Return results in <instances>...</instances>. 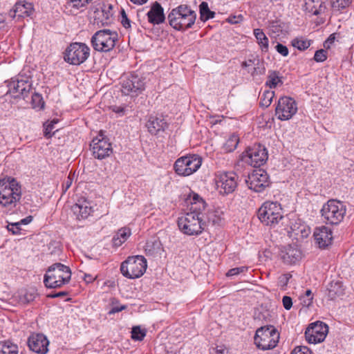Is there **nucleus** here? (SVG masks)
I'll use <instances>...</instances> for the list:
<instances>
[{
    "label": "nucleus",
    "mask_w": 354,
    "mask_h": 354,
    "mask_svg": "<svg viewBox=\"0 0 354 354\" xmlns=\"http://www.w3.org/2000/svg\"><path fill=\"white\" fill-rule=\"evenodd\" d=\"M169 25L176 30L191 28L196 19V12L187 5H180L171 10L167 17Z\"/></svg>",
    "instance_id": "obj_1"
},
{
    "label": "nucleus",
    "mask_w": 354,
    "mask_h": 354,
    "mask_svg": "<svg viewBox=\"0 0 354 354\" xmlns=\"http://www.w3.org/2000/svg\"><path fill=\"white\" fill-rule=\"evenodd\" d=\"M21 196V187L11 178L0 180V205L8 209L17 205Z\"/></svg>",
    "instance_id": "obj_2"
},
{
    "label": "nucleus",
    "mask_w": 354,
    "mask_h": 354,
    "mask_svg": "<svg viewBox=\"0 0 354 354\" xmlns=\"http://www.w3.org/2000/svg\"><path fill=\"white\" fill-rule=\"evenodd\" d=\"M71 278V271L69 267L61 263H56L47 270L44 275V283L48 288H57L67 284Z\"/></svg>",
    "instance_id": "obj_3"
},
{
    "label": "nucleus",
    "mask_w": 354,
    "mask_h": 354,
    "mask_svg": "<svg viewBox=\"0 0 354 354\" xmlns=\"http://www.w3.org/2000/svg\"><path fill=\"white\" fill-rule=\"evenodd\" d=\"M179 229L189 236L198 235L206 227L204 218L194 212H187L178 219Z\"/></svg>",
    "instance_id": "obj_4"
},
{
    "label": "nucleus",
    "mask_w": 354,
    "mask_h": 354,
    "mask_svg": "<svg viewBox=\"0 0 354 354\" xmlns=\"http://www.w3.org/2000/svg\"><path fill=\"white\" fill-rule=\"evenodd\" d=\"M254 339L257 348L263 351L270 350L277 346L279 333L273 326H265L257 330Z\"/></svg>",
    "instance_id": "obj_5"
},
{
    "label": "nucleus",
    "mask_w": 354,
    "mask_h": 354,
    "mask_svg": "<svg viewBox=\"0 0 354 354\" xmlns=\"http://www.w3.org/2000/svg\"><path fill=\"white\" fill-rule=\"evenodd\" d=\"M346 212V205L342 202L331 199L322 206L321 215L326 223L337 225L344 219Z\"/></svg>",
    "instance_id": "obj_6"
},
{
    "label": "nucleus",
    "mask_w": 354,
    "mask_h": 354,
    "mask_svg": "<svg viewBox=\"0 0 354 354\" xmlns=\"http://www.w3.org/2000/svg\"><path fill=\"white\" fill-rule=\"evenodd\" d=\"M118 39V35L116 31L103 29L94 33L91 39V43L95 50L109 52L115 47Z\"/></svg>",
    "instance_id": "obj_7"
},
{
    "label": "nucleus",
    "mask_w": 354,
    "mask_h": 354,
    "mask_svg": "<svg viewBox=\"0 0 354 354\" xmlns=\"http://www.w3.org/2000/svg\"><path fill=\"white\" fill-rule=\"evenodd\" d=\"M258 216L261 223L274 226L283 218L282 208L277 202L266 201L259 209Z\"/></svg>",
    "instance_id": "obj_8"
},
{
    "label": "nucleus",
    "mask_w": 354,
    "mask_h": 354,
    "mask_svg": "<svg viewBox=\"0 0 354 354\" xmlns=\"http://www.w3.org/2000/svg\"><path fill=\"white\" fill-rule=\"evenodd\" d=\"M147 261L142 256L129 257L122 263L121 273L129 279L139 278L145 273L147 268Z\"/></svg>",
    "instance_id": "obj_9"
},
{
    "label": "nucleus",
    "mask_w": 354,
    "mask_h": 354,
    "mask_svg": "<svg viewBox=\"0 0 354 354\" xmlns=\"http://www.w3.org/2000/svg\"><path fill=\"white\" fill-rule=\"evenodd\" d=\"M202 158L196 154L178 158L174 165L175 172L181 176H188L196 172L201 166Z\"/></svg>",
    "instance_id": "obj_10"
},
{
    "label": "nucleus",
    "mask_w": 354,
    "mask_h": 354,
    "mask_svg": "<svg viewBox=\"0 0 354 354\" xmlns=\"http://www.w3.org/2000/svg\"><path fill=\"white\" fill-rule=\"evenodd\" d=\"M90 51V48L86 44L74 42L66 48L64 59L70 64L80 65L89 57Z\"/></svg>",
    "instance_id": "obj_11"
},
{
    "label": "nucleus",
    "mask_w": 354,
    "mask_h": 354,
    "mask_svg": "<svg viewBox=\"0 0 354 354\" xmlns=\"http://www.w3.org/2000/svg\"><path fill=\"white\" fill-rule=\"evenodd\" d=\"M145 80L136 73L124 74L120 77L121 91L125 95L136 96L145 89Z\"/></svg>",
    "instance_id": "obj_12"
},
{
    "label": "nucleus",
    "mask_w": 354,
    "mask_h": 354,
    "mask_svg": "<svg viewBox=\"0 0 354 354\" xmlns=\"http://www.w3.org/2000/svg\"><path fill=\"white\" fill-rule=\"evenodd\" d=\"M268 157V151L264 146L254 145L252 147H248L241 154V159L248 165L259 167L266 162Z\"/></svg>",
    "instance_id": "obj_13"
},
{
    "label": "nucleus",
    "mask_w": 354,
    "mask_h": 354,
    "mask_svg": "<svg viewBox=\"0 0 354 354\" xmlns=\"http://www.w3.org/2000/svg\"><path fill=\"white\" fill-rule=\"evenodd\" d=\"M296 102L291 97L283 96L279 99L275 109L276 115L280 120H287L297 113Z\"/></svg>",
    "instance_id": "obj_14"
},
{
    "label": "nucleus",
    "mask_w": 354,
    "mask_h": 354,
    "mask_svg": "<svg viewBox=\"0 0 354 354\" xmlns=\"http://www.w3.org/2000/svg\"><path fill=\"white\" fill-rule=\"evenodd\" d=\"M328 333V326L322 322L312 323L306 328L305 337L310 344H317L323 342Z\"/></svg>",
    "instance_id": "obj_15"
},
{
    "label": "nucleus",
    "mask_w": 354,
    "mask_h": 354,
    "mask_svg": "<svg viewBox=\"0 0 354 354\" xmlns=\"http://www.w3.org/2000/svg\"><path fill=\"white\" fill-rule=\"evenodd\" d=\"M248 187L256 192H263L270 185L269 176L263 169H257L250 174L245 180Z\"/></svg>",
    "instance_id": "obj_16"
},
{
    "label": "nucleus",
    "mask_w": 354,
    "mask_h": 354,
    "mask_svg": "<svg viewBox=\"0 0 354 354\" xmlns=\"http://www.w3.org/2000/svg\"><path fill=\"white\" fill-rule=\"evenodd\" d=\"M237 174L234 172H225L217 176L216 184L220 193L229 194L237 187Z\"/></svg>",
    "instance_id": "obj_17"
},
{
    "label": "nucleus",
    "mask_w": 354,
    "mask_h": 354,
    "mask_svg": "<svg viewBox=\"0 0 354 354\" xmlns=\"http://www.w3.org/2000/svg\"><path fill=\"white\" fill-rule=\"evenodd\" d=\"M91 146L94 157L100 160L109 156L112 153L111 143L102 135L93 139Z\"/></svg>",
    "instance_id": "obj_18"
},
{
    "label": "nucleus",
    "mask_w": 354,
    "mask_h": 354,
    "mask_svg": "<svg viewBox=\"0 0 354 354\" xmlns=\"http://www.w3.org/2000/svg\"><path fill=\"white\" fill-rule=\"evenodd\" d=\"M30 349L38 354H46L48 351L49 341L41 333L31 335L28 340Z\"/></svg>",
    "instance_id": "obj_19"
},
{
    "label": "nucleus",
    "mask_w": 354,
    "mask_h": 354,
    "mask_svg": "<svg viewBox=\"0 0 354 354\" xmlns=\"http://www.w3.org/2000/svg\"><path fill=\"white\" fill-rule=\"evenodd\" d=\"M313 236L320 248H326L333 240L332 231L326 226L316 227Z\"/></svg>",
    "instance_id": "obj_20"
},
{
    "label": "nucleus",
    "mask_w": 354,
    "mask_h": 354,
    "mask_svg": "<svg viewBox=\"0 0 354 354\" xmlns=\"http://www.w3.org/2000/svg\"><path fill=\"white\" fill-rule=\"evenodd\" d=\"M72 209L78 219H85L93 212V207L91 201L81 198L72 207Z\"/></svg>",
    "instance_id": "obj_21"
},
{
    "label": "nucleus",
    "mask_w": 354,
    "mask_h": 354,
    "mask_svg": "<svg viewBox=\"0 0 354 354\" xmlns=\"http://www.w3.org/2000/svg\"><path fill=\"white\" fill-rule=\"evenodd\" d=\"M146 15L148 21L153 25L162 24L165 19L163 8L157 1L151 5L150 10Z\"/></svg>",
    "instance_id": "obj_22"
},
{
    "label": "nucleus",
    "mask_w": 354,
    "mask_h": 354,
    "mask_svg": "<svg viewBox=\"0 0 354 354\" xmlns=\"http://www.w3.org/2000/svg\"><path fill=\"white\" fill-rule=\"evenodd\" d=\"M9 92L12 93H18L15 97H21L25 98L30 89V84L26 80L23 79L12 80L10 84Z\"/></svg>",
    "instance_id": "obj_23"
},
{
    "label": "nucleus",
    "mask_w": 354,
    "mask_h": 354,
    "mask_svg": "<svg viewBox=\"0 0 354 354\" xmlns=\"http://www.w3.org/2000/svg\"><path fill=\"white\" fill-rule=\"evenodd\" d=\"M281 259L287 264H294L299 261L301 257V251L296 247L288 245L281 251Z\"/></svg>",
    "instance_id": "obj_24"
},
{
    "label": "nucleus",
    "mask_w": 354,
    "mask_h": 354,
    "mask_svg": "<svg viewBox=\"0 0 354 354\" xmlns=\"http://www.w3.org/2000/svg\"><path fill=\"white\" fill-rule=\"evenodd\" d=\"M326 0H305L304 9L312 15H318L326 8Z\"/></svg>",
    "instance_id": "obj_25"
},
{
    "label": "nucleus",
    "mask_w": 354,
    "mask_h": 354,
    "mask_svg": "<svg viewBox=\"0 0 354 354\" xmlns=\"http://www.w3.org/2000/svg\"><path fill=\"white\" fill-rule=\"evenodd\" d=\"M146 127L151 134L156 135L158 132L164 131L167 127V124L162 118L156 116H150L146 124Z\"/></svg>",
    "instance_id": "obj_26"
},
{
    "label": "nucleus",
    "mask_w": 354,
    "mask_h": 354,
    "mask_svg": "<svg viewBox=\"0 0 354 354\" xmlns=\"http://www.w3.org/2000/svg\"><path fill=\"white\" fill-rule=\"evenodd\" d=\"M14 12H17L19 19L31 16L33 14L34 8L30 3L18 1L14 6Z\"/></svg>",
    "instance_id": "obj_27"
},
{
    "label": "nucleus",
    "mask_w": 354,
    "mask_h": 354,
    "mask_svg": "<svg viewBox=\"0 0 354 354\" xmlns=\"http://www.w3.org/2000/svg\"><path fill=\"white\" fill-rule=\"evenodd\" d=\"M205 207L206 203L205 201L198 194H194L191 201L189 212H194L203 218V211L205 210Z\"/></svg>",
    "instance_id": "obj_28"
},
{
    "label": "nucleus",
    "mask_w": 354,
    "mask_h": 354,
    "mask_svg": "<svg viewBox=\"0 0 354 354\" xmlns=\"http://www.w3.org/2000/svg\"><path fill=\"white\" fill-rule=\"evenodd\" d=\"M344 294V290L342 284L339 281H332L328 285V297L330 300H335L336 298L343 295Z\"/></svg>",
    "instance_id": "obj_29"
},
{
    "label": "nucleus",
    "mask_w": 354,
    "mask_h": 354,
    "mask_svg": "<svg viewBox=\"0 0 354 354\" xmlns=\"http://www.w3.org/2000/svg\"><path fill=\"white\" fill-rule=\"evenodd\" d=\"M259 63L260 61L257 58L249 59L248 60L243 62L241 66L243 68H246L248 70V73H250L251 75L254 76L256 75L262 74L264 73V68H263L262 71H258V69L259 68L258 67Z\"/></svg>",
    "instance_id": "obj_30"
},
{
    "label": "nucleus",
    "mask_w": 354,
    "mask_h": 354,
    "mask_svg": "<svg viewBox=\"0 0 354 354\" xmlns=\"http://www.w3.org/2000/svg\"><path fill=\"white\" fill-rule=\"evenodd\" d=\"M131 235V230L127 227L120 229L113 238V244L115 247L120 246Z\"/></svg>",
    "instance_id": "obj_31"
},
{
    "label": "nucleus",
    "mask_w": 354,
    "mask_h": 354,
    "mask_svg": "<svg viewBox=\"0 0 354 354\" xmlns=\"http://www.w3.org/2000/svg\"><path fill=\"white\" fill-rule=\"evenodd\" d=\"M18 346L9 340L0 342V354H18Z\"/></svg>",
    "instance_id": "obj_32"
},
{
    "label": "nucleus",
    "mask_w": 354,
    "mask_h": 354,
    "mask_svg": "<svg viewBox=\"0 0 354 354\" xmlns=\"http://www.w3.org/2000/svg\"><path fill=\"white\" fill-rule=\"evenodd\" d=\"M254 35L258 41V44L261 49L263 52L268 50V39L262 31V30L257 28L254 30Z\"/></svg>",
    "instance_id": "obj_33"
},
{
    "label": "nucleus",
    "mask_w": 354,
    "mask_h": 354,
    "mask_svg": "<svg viewBox=\"0 0 354 354\" xmlns=\"http://www.w3.org/2000/svg\"><path fill=\"white\" fill-rule=\"evenodd\" d=\"M274 97V92L271 90H266L259 96V106L262 108L268 107Z\"/></svg>",
    "instance_id": "obj_34"
},
{
    "label": "nucleus",
    "mask_w": 354,
    "mask_h": 354,
    "mask_svg": "<svg viewBox=\"0 0 354 354\" xmlns=\"http://www.w3.org/2000/svg\"><path fill=\"white\" fill-rule=\"evenodd\" d=\"M161 243L158 239L149 240L146 243L145 250L148 255H153L160 249Z\"/></svg>",
    "instance_id": "obj_35"
},
{
    "label": "nucleus",
    "mask_w": 354,
    "mask_h": 354,
    "mask_svg": "<svg viewBox=\"0 0 354 354\" xmlns=\"http://www.w3.org/2000/svg\"><path fill=\"white\" fill-rule=\"evenodd\" d=\"M239 142V138L236 134L231 135L223 145V149L226 152H232L235 150Z\"/></svg>",
    "instance_id": "obj_36"
},
{
    "label": "nucleus",
    "mask_w": 354,
    "mask_h": 354,
    "mask_svg": "<svg viewBox=\"0 0 354 354\" xmlns=\"http://www.w3.org/2000/svg\"><path fill=\"white\" fill-rule=\"evenodd\" d=\"M37 293L35 288H30L26 290L24 292H21L19 299L20 302L26 304L32 301L37 297Z\"/></svg>",
    "instance_id": "obj_37"
},
{
    "label": "nucleus",
    "mask_w": 354,
    "mask_h": 354,
    "mask_svg": "<svg viewBox=\"0 0 354 354\" xmlns=\"http://www.w3.org/2000/svg\"><path fill=\"white\" fill-rule=\"evenodd\" d=\"M201 19L206 21L209 19H213L215 16V12L211 11L208 7L207 3L203 1L201 3L200 6Z\"/></svg>",
    "instance_id": "obj_38"
},
{
    "label": "nucleus",
    "mask_w": 354,
    "mask_h": 354,
    "mask_svg": "<svg viewBox=\"0 0 354 354\" xmlns=\"http://www.w3.org/2000/svg\"><path fill=\"white\" fill-rule=\"evenodd\" d=\"M293 47L299 50H306L311 44V41L302 37H296L291 41Z\"/></svg>",
    "instance_id": "obj_39"
},
{
    "label": "nucleus",
    "mask_w": 354,
    "mask_h": 354,
    "mask_svg": "<svg viewBox=\"0 0 354 354\" xmlns=\"http://www.w3.org/2000/svg\"><path fill=\"white\" fill-rule=\"evenodd\" d=\"M280 77L278 75V73L275 71H269L268 80L266 82V86L270 88H274L277 87L279 82H281Z\"/></svg>",
    "instance_id": "obj_40"
},
{
    "label": "nucleus",
    "mask_w": 354,
    "mask_h": 354,
    "mask_svg": "<svg viewBox=\"0 0 354 354\" xmlns=\"http://www.w3.org/2000/svg\"><path fill=\"white\" fill-rule=\"evenodd\" d=\"M86 6V4L83 3L82 0H67L65 6L66 9L71 14H73L74 11L78 10L79 9Z\"/></svg>",
    "instance_id": "obj_41"
},
{
    "label": "nucleus",
    "mask_w": 354,
    "mask_h": 354,
    "mask_svg": "<svg viewBox=\"0 0 354 354\" xmlns=\"http://www.w3.org/2000/svg\"><path fill=\"white\" fill-rule=\"evenodd\" d=\"M91 11L93 12V18L95 23L101 24L103 11V4L98 3L96 6H93L91 8Z\"/></svg>",
    "instance_id": "obj_42"
},
{
    "label": "nucleus",
    "mask_w": 354,
    "mask_h": 354,
    "mask_svg": "<svg viewBox=\"0 0 354 354\" xmlns=\"http://www.w3.org/2000/svg\"><path fill=\"white\" fill-rule=\"evenodd\" d=\"M146 335V331L140 326H134L131 330V338L136 341H142Z\"/></svg>",
    "instance_id": "obj_43"
},
{
    "label": "nucleus",
    "mask_w": 354,
    "mask_h": 354,
    "mask_svg": "<svg viewBox=\"0 0 354 354\" xmlns=\"http://www.w3.org/2000/svg\"><path fill=\"white\" fill-rule=\"evenodd\" d=\"M332 7L337 10L346 8L350 6L352 0H330Z\"/></svg>",
    "instance_id": "obj_44"
},
{
    "label": "nucleus",
    "mask_w": 354,
    "mask_h": 354,
    "mask_svg": "<svg viewBox=\"0 0 354 354\" xmlns=\"http://www.w3.org/2000/svg\"><path fill=\"white\" fill-rule=\"evenodd\" d=\"M112 8V6L111 5H109L108 7L103 4V14H102V18L101 21V25L104 26L107 25L110 23V18L112 16V14L111 13L110 10Z\"/></svg>",
    "instance_id": "obj_45"
},
{
    "label": "nucleus",
    "mask_w": 354,
    "mask_h": 354,
    "mask_svg": "<svg viewBox=\"0 0 354 354\" xmlns=\"http://www.w3.org/2000/svg\"><path fill=\"white\" fill-rule=\"evenodd\" d=\"M32 106L33 108L42 109L44 106V102L41 95L35 93L32 95Z\"/></svg>",
    "instance_id": "obj_46"
},
{
    "label": "nucleus",
    "mask_w": 354,
    "mask_h": 354,
    "mask_svg": "<svg viewBox=\"0 0 354 354\" xmlns=\"http://www.w3.org/2000/svg\"><path fill=\"white\" fill-rule=\"evenodd\" d=\"M326 51L323 49L318 50L315 52L314 59L317 62H322L326 59Z\"/></svg>",
    "instance_id": "obj_47"
},
{
    "label": "nucleus",
    "mask_w": 354,
    "mask_h": 354,
    "mask_svg": "<svg viewBox=\"0 0 354 354\" xmlns=\"http://www.w3.org/2000/svg\"><path fill=\"white\" fill-rule=\"evenodd\" d=\"M57 122V120H53L46 126L44 131L45 137L50 138L52 136L53 133L51 132L54 129V124H56Z\"/></svg>",
    "instance_id": "obj_48"
},
{
    "label": "nucleus",
    "mask_w": 354,
    "mask_h": 354,
    "mask_svg": "<svg viewBox=\"0 0 354 354\" xmlns=\"http://www.w3.org/2000/svg\"><path fill=\"white\" fill-rule=\"evenodd\" d=\"M8 230L11 232L13 234H18L20 233L21 225L19 222L9 223L7 226Z\"/></svg>",
    "instance_id": "obj_49"
},
{
    "label": "nucleus",
    "mask_w": 354,
    "mask_h": 354,
    "mask_svg": "<svg viewBox=\"0 0 354 354\" xmlns=\"http://www.w3.org/2000/svg\"><path fill=\"white\" fill-rule=\"evenodd\" d=\"M311 351L304 346H297L290 354H311Z\"/></svg>",
    "instance_id": "obj_50"
},
{
    "label": "nucleus",
    "mask_w": 354,
    "mask_h": 354,
    "mask_svg": "<svg viewBox=\"0 0 354 354\" xmlns=\"http://www.w3.org/2000/svg\"><path fill=\"white\" fill-rule=\"evenodd\" d=\"M291 277L292 274H290V273H286L280 276L279 278V286H281L283 288L286 287L288 285V281Z\"/></svg>",
    "instance_id": "obj_51"
},
{
    "label": "nucleus",
    "mask_w": 354,
    "mask_h": 354,
    "mask_svg": "<svg viewBox=\"0 0 354 354\" xmlns=\"http://www.w3.org/2000/svg\"><path fill=\"white\" fill-rule=\"evenodd\" d=\"M247 270V268L244 266L239 267V268H232L227 272V276L228 277H233L239 274L240 273H242L245 272Z\"/></svg>",
    "instance_id": "obj_52"
},
{
    "label": "nucleus",
    "mask_w": 354,
    "mask_h": 354,
    "mask_svg": "<svg viewBox=\"0 0 354 354\" xmlns=\"http://www.w3.org/2000/svg\"><path fill=\"white\" fill-rule=\"evenodd\" d=\"M276 50L283 57L288 55V48L282 44L278 43L275 46Z\"/></svg>",
    "instance_id": "obj_53"
},
{
    "label": "nucleus",
    "mask_w": 354,
    "mask_h": 354,
    "mask_svg": "<svg viewBox=\"0 0 354 354\" xmlns=\"http://www.w3.org/2000/svg\"><path fill=\"white\" fill-rule=\"evenodd\" d=\"M208 223H212V225H219L221 220L218 217L214 212H210L208 214Z\"/></svg>",
    "instance_id": "obj_54"
},
{
    "label": "nucleus",
    "mask_w": 354,
    "mask_h": 354,
    "mask_svg": "<svg viewBox=\"0 0 354 354\" xmlns=\"http://www.w3.org/2000/svg\"><path fill=\"white\" fill-rule=\"evenodd\" d=\"M283 306L285 309L290 310L292 306V301L290 297L284 296L282 299Z\"/></svg>",
    "instance_id": "obj_55"
},
{
    "label": "nucleus",
    "mask_w": 354,
    "mask_h": 354,
    "mask_svg": "<svg viewBox=\"0 0 354 354\" xmlns=\"http://www.w3.org/2000/svg\"><path fill=\"white\" fill-rule=\"evenodd\" d=\"M127 308L126 305H120V306H113L110 310L108 312L109 315H113L116 313H119L123 310H125Z\"/></svg>",
    "instance_id": "obj_56"
},
{
    "label": "nucleus",
    "mask_w": 354,
    "mask_h": 354,
    "mask_svg": "<svg viewBox=\"0 0 354 354\" xmlns=\"http://www.w3.org/2000/svg\"><path fill=\"white\" fill-rule=\"evenodd\" d=\"M121 23L123 25V26L126 28H128L131 26L130 20L128 19V17L124 10L122 11Z\"/></svg>",
    "instance_id": "obj_57"
},
{
    "label": "nucleus",
    "mask_w": 354,
    "mask_h": 354,
    "mask_svg": "<svg viewBox=\"0 0 354 354\" xmlns=\"http://www.w3.org/2000/svg\"><path fill=\"white\" fill-rule=\"evenodd\" d=\"M243 20L242 15L231 16L227 19V21L232 24H238Z\"/></svg>",
    "instance_id": "obj_58"
},
{
    "label": "nucleus",
    "mask_w": 354,
    "mask_h": 354,
    "mask_svg": "<svg viewBox=\"0 0 354 354\" xmlns=\"http://www.w3.org/2000/svg\"><path fill=\"white\" fill-rule=\"evenodd\" d=\"M32 216H28L23 219H21V221H19V223L20 225H28L32 221Z\"/></svg>",
    "instance_id": "obj_59"
},
{
    "label": "nucleus",
    "mask_w": 354,
    "mask_h": 354,
    "mask_svg": "<svg viewBox=\"0 0 354 354\" xmlns=\"http://www.w3.org/2000/svg\"><path fill=\"white\" fill-rule=\"evenodd\" d=\"M312 301H313V297L308 298V297H304L303 301H302V304L304 306L308 307L312 304Z\"/></svg>",
    "instance_id": "obj_60"
},
{
    "label": "nucleus",
    "mask_w": 354,
    "mask_h": 354,
    "mask_svg": "<svg viewBox=\"0 0 354 354\" xmlns=\"http://www.w3.org/2000/svg\"><path fill=\"white\" fill-rule=\"evenodd\" d=\"M227 352L226 351L225 348H216L215 349H214V352L212 353V354H227Z\"/></svg>",
    "instance_id": "obj_61"
},
{
    "label": "nucleus",
    "mask_w": 354,
    "mask_h": 354,
    "mask_svg": "<svg viewBox=\"0 0 354 354\" xmlns=\"http://www.w3.org/2000/svg\"><path fill=\"white\" fill-rule=\"evenodd\" d=\"M66 295H67L66 292L62 291V292H59L56 294L50 295H49V297H52V298L62 297L66 296Z\"/></svg>",
    "instance_id": "obj_62"
},
{
    "label": "nucleus",
    "mask_w": 354,
    "mask_h": 354,
    "mask_svg": "<svg viewBox=\"0 0 354 354\" xmlns=\"http://www.w3.org/2000/svg\"><path fill=\"white\" fill-rule=\"evenodd\" d=\"M72 184V179L68 176V179L64 183L65 190H67Z\"/></svg>",
    "instance_id": "obj_63"
},
{
    "label": "nucleus",
    "mask_w": 354,
    "mask_h": 354,
    "mask_svg": "<svg viewBox=\"0 0 354 354\" xmlns=\"http://www.w3.org/2000/svg\"><path fill=\"white\" fill-rule=\"evenodd\" d=\"M8 15L12 19L17 17V12H14V8L8 12Z\"/></svg>",
    "instance_id": "obj_64"
}]
</instances>
